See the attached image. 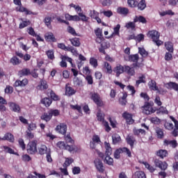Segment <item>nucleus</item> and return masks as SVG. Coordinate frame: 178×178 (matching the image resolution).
I'll return each instance as SVG.
<instances>
[{"mask_svg": "<svg viewBox=\"0 0 178 178\" xmlns=\"http://www.w3.org/2000/svg\"><path fill=\"white\" fill-rule=\"evenodd\" d=\"M90 95L91 99L93 100V102H95V104H96V105H97V106H103L104 102H102V99H101V96L99 95V94L93 92H90Z\"/></svg>", "mask_w": 178, "mask_h": 178, "instance_id": "1", "label": "nucleus"}, {"mask_svg": "<svg viewBox=\"0 0 178 178\" xmlns=\"http://www.w3.org/2000/svg\"><path fill=\"white\" fill-rule=\"evenodd\" d=\"M122 152H124V154H127V155L130 158L131 157V152H130V149H127V147L120 148L118 149L114 152V158L115 159H119L120 158V154Z\"/></svg>", "mask_w": 178, "mask_h": 178, "instance_id": "2", "label": "nucleus"}, {"mask_svg": "<svg viewBox=\"0 0 178 178\" xmlns=\"http://www.w3.org/2000/svg\"><path fill=\"white\" fill-rule=\"evenodd\" d=\"M26 149L29 154H35L37 152V142L31 141L29 142L26 146Z\"/></svg>", "mask_w": 178, "mask_h": 178, "instance_id": "3", "label": "nucleus"}, {"mask_svg": "<svg viewBox=\"0 0 178 178\" xmlns=\"http://www.w3.org/2000/svg\"><path fill=\"white\" fill-rule=\"evenodd\" d=\"M56 145L58 148H60V149H66L67 151H69L70 152H72L74 149L73 146L67 145L63 141L58 142Z\"/></svg>", "mask_w": 178, "mask_h": 178, "instance_id": "4", "label": "nucleus"}, {"mask_svg": "<svg viewBox=\"0 0 178 178\" xmlns=\"http://www.w3.org/2000/svg\"><path fill=\"white\" fill-rule=\"evenodd\" d=\"M56 131L60 134H66V131H67V125L65 123H60L56 126Z\"/></svg>", "mask_w": 178, "mask_h": 178, "instance_id": "5", "label": "nucleus"}, {"mask_svg": "<svg viewBox=\"0 0 178 178\" xmlns=\"http://www.w3.org/2000/svg\"><path fill=\"white\" fill-rule=\"evenodd\" d=\"M94 163L98 172H99L100 173H104V172L105 171V168H104V163H102V161L99 159H96L94 161Z\"/></svg>", "mask_w": 178, "mask_h": 178, "instance_id": "6", "label": "nucleus"}, {"mask_svg": "<svg viewBox=\"0 0 178 178\" xmlns=\"http://www.w3.org/2000/svg\"><path fill=\"white\" fill-rule=\"evenodd\" d=\"M143 113L145 115H151V113H155V110L152 108V106L149 103H145L143 106Z\"/></svg>", "mask_w": 178, "mask_h": 178, "instance_id": "7", "label": "nucleus"}, {"mask_svg": "<svg viewBox=\"0 0 178 178\" xmlns=\"http://www.w3.org/2000/svg\"><path fill=\"white\" fill-rule=\"evenodd\" d=\"M160 34L159 31L155 30L150 31L147 33V37L151 38L153 41H156V40H159Z\"/></svg>", "mask_w": 178, "mask_h": 178, "instance_id": "8", "label": "nucleus"}, {"mask_svg": "<svg viewBox=\"0 0 178 178\" xmlns=\"http://www.w3.org/2000/svg\"><path fill=\"white\" fill-rule=\"evenodd\" d=\"M113 72L115 73L116 76L119 77L124 72V67L120 64H118L113 70Z\"/></svg>", "mask_w": 178, "mask_h": 178, "instance_id": "9", "label": "nucleus"}, {"mask_svg": "<svg viewBox=\"0 0 178 178\" xmlns=\"http://www.w3.org/2000/svg\"><path fill=\"white\" fill-rule=\"evenodd\" d=\"M154 165L161 169V170H166L168 169V163L166 162H162L158 159L154 161Z\"/></svg>", "mask_w": 178, "mask_h": 178, "instance_id": "10", "label": "nucleus"}, {"mask_svg": "<svg viewBox=\"0 0 178 178\" xmlns=\"http://www.w3.org/2000/svg\"><path fill=\"white\" fill-rule=\"evenodd\" d=\"M0 140L9 141V143H15V136L11 133H7L3 138L0 137Z\"/></svg>", "mask_w": 178, "mask_h": 178, "instance_id": "11", "label": "nucleus"}, {"mask_svg": "<svg viewBox=\"0 0 178 178\" xmlns=\"http://www.w3.org/2000/svg\"><path fill=\"white\" fill-rule=\"evenodd\" d=\"M122 117L125 119L127 124H133L134 123V120H133L131 114L125 112L122 114Z\"/></svg>", "mask_w": 178, "mask_h": 178, "instance_id": "12", "label": "nucleus"}, {"mask_svg": "<svg viewBox=\"0 0 178 178\" xmlns=\"http://www.w3.org/2000/svg\"><path fill=\"white\" fill-rule=\"evenodd\" d=\"M170 119L175 123V129L172 132L174 137H177L178 136V121L173 116H170Z\"/></svg>", "mask_w": 178, "mask_h": 178, "instance_id": "13", "label": "nucleus"}, {"mask_svg": "<svg viewBox=\"0 0 178 178\" xmlns=\"http://www.w3.org/2000/svg\"><path fill=\"white\" fill-rule=\"evenodd\" d=\"M8 106L13 112L19 113L20 112V106L15 102H8Z\"/></svg>", "mask_w": 178, "mask_h": 178, "instance_id": "14", "label": "nucleus"}, {"mask_svg": "<svg viewBox=\"0 0 178 178\" xmlns=\"http://www.w3.org/2000/svg\"><path fill=\"white\" fill-rule=\"evenodd\" d=\"M44 40L49 42H56V38H55V36L52 32L46 33L44 35Z\"/></svg>", "mask_w": 178, "mask_h": 178, "instance_id": "15", "label": "nucleus"}, {"mask_svg": "<svg viewBox=\"0 0 178 178\" xmlns=\"http://www.w3.org/2000/svg\"><path fill=\"white\" fill-rule=\"evenodd\" d=\"M51 151V149H48L45 145H41L38 147V152L40 155H44V154H47Z\"/></svg>", "mask_w": 178, "mask_h": 178, "instance_id": "16", "label": "nucleus"}, {"mask_svg": "<svg viewBox=\"0 0 178 178\" xmlns=\"http://www.w3.org/2000/svg\"><path fill=\"white\" fill-rule=\"evenodd\" d=\"M120 24H117L113 28V33L110 36L106 37V38H113V37H115V35H120Z\"/></svg>", "mask_w": 178, "mask_h": 178, "instance_id": "17", "label": "nucleus"}, {"mask_svg": "<svg viewBox=\"0 0 178 178\" xmlns=\"http://www.w3.org/2000/svg\"><path fill=\"white\" fill-rule=\"evenodd\" d=\"M29 84L27 79H24L22 81H16L14 83V87H24Z\"/></svg>", "mask_w": 178, "mask_h": 178, "instance_id": "18", "label": "nucleus"}, {"mask_svg": "<svg viewBox=\"0 0 178 178\" xmlns=\"http://www.w3.org/2000/svg\"><path fill=\"white\" fill-rule=\"evenodd\" d=\"M90 16L92 19L97 20V23H101V18H99V13L95 10H90Z\"/></svg>", "mask_w": 178, "mask_h": 178, "instance_id": "19", "label": "nucleus"}, {"mask_svg": "<svg viewBox=\"0 0 178 178\" xmlns=\"http://www.w3.org/2000/svg\"><path fill=\"white\" fill-rule=\"evenodd\" d=\"M165 87L166 88H172V90H175V91H178V84L175 82H170L168 83L164 84Z\"/></svg>", "mask_w": 178, "mask_h": 178, "instance_id": "20", "label": "nucleus"}, {"mask_svg": "<svg viewBox=\"0 0 178 178\" xmlns=\"http://www.w3.org/2000/svg\"><path fill=\"white\" fill-rule=\"evenodd\" d=\"M4 152H6L7 154H12L13 155H19L17 152H15L13 149L11 147H9V146H3L2 147Z\"/></svg>", "mask_w": 178, "mask_h": 178, "instance_id": "21", "label": "nucleus"}, {"mask_svg": "<svg viewBox=\"0 0 178 178\" xmlns=\"http://www.w3.org/2000/svg\"><path fill=\"white\" fill-rule=\"evenodd\" d=\"M112 140L113 144H120L122 143V138L118 134H114L112 136Z\"/></svg>", "mask_w": 178, "mask_h": 178, "instance_id": "22", "label": "nucleus"}, {"mask_svg": "<svg viewBox=\"0 0 178 178\" xmlns=\"http://www.w3.org/2000/svg\"><path fill=\"white\" fill-rule=\"evenodd\" d=\"M124 72L129 74V76H134V74H136V71H134V68L130 67L129 66H124Z\"/></svg>", "mask_w": 178, "mask_h": 178, "instance_id": "23", "label": "nucleus"}, {"mask_svg": "<svg viewBox=\"0 0 178 178\" xmlns=\"http://www.w3.org/2000/svg\"><path fill=\"white\" fill-rule=\"evenodd\" d=\"M117 13L120 15H123L124 16H126L129 13V9L124 7H118L117 8Z\"/></svg>", "mask_w": 178, "mask_h": 178, "instance_id": "24", "label": "nucleus"}, {"mask_svg": "<svg viewBox=\"0 0 178 178\" xmlns=\"http://www.w3.org/2000/svg\"><path fill=\"white\" fill-rule=\"evenodd\" d=\"M48 88V83L46 81H40V84L37 86L38 90H40L42 91V90H47Z\"/></svg>", "mask_w": 178, "mask_h": 178, "instance_id": "25", "label": "nucleus"}, {"mask_svg": "<svg viewBox=\"0 0 178 178\" xmlns=\"http://www.w3.org/2000/svg\"><path fill=\"white\" fill-rule=\"evenodd\" d=\"M134 23H137L139 22V23H143V24H145L147 23V19L143 16H136L134 18Z\"/></svg>", "mask_w": 178, "mask_h": 178, "instance_id": "26", "label": "nucleus"}, {"mask_svg": "<svg viewBox=\"0 0 178 178\" xmlns=\"http://www.w3.org/2000/svg\"><path fill=\"white\" fill-rule=\"evenodd\" d=\"M15 54L17 56H19V58H23L24 60L27 61L31 59V56L30 54H26L24 56L22 52H19V51H17Z\"/></svg>", "mask_w": 178, "mask_h": 178, "instance_id": "27", "label": "nucleus"}, {"mask_svg": "<svg viewBox=\"0 0 178 178\" xmlns=\"http://www.w3.org/2000/svg\"><path fill=\"white\" fill-rule=\"evenodd\" d=\"M148 86L149 90H152V91H156L158 88V86H156V82L154 80L149 81Z\"/></svg>", "mask_w": 178, "mask_h": 178, "instance_id": "28", "label": "nucleus"}, {"mask_svg": "<svg viewBox=\"0 0 178 178\" xmlns=\"http://www.w3.org/2000/svg\"><path fill=\"white\" fill-rule=\"evenodd\" d=\"M126 140L127 144H129L130 147L133 148V147L134 146V143H136V139L134 138V137H133L132 136H127Z\"/></svg>", "mask_w": 178, "mask_h": 178, "instance_id": "29", "label": "nucleus"}, {"mask_svg": "<svg viewBox=\"0 0 178 178\" xmlns=\"http://www.w3.org/2000/svg\"><path fill=\"white\" fill-rule=\"evenodd\" d=\"M164 144L165 145H170V147H172V148H176V147H177V142H176V140H165Z\"/></svg>", "mask_w": 178, "mask_h": 178, "instance_id": "30", "label": "nucleus"}, {"mask_svg": "<svg viewBox=\"0 0 178 178\" xmlns=\"http://www.w3.org/2000/svg\"><path fill=\"white\" fill-rule=\"evenodd\" d=\"M104 147L106 149V155H112V147H111V144L108 143V142L104 143Z\"/></svg>", "mask_w": 178, "mask_h": 178, "instance_id": "31", "label": "nucleus"}, {"mask_svg": "<svg viewBox=\"0 0 178 178\" xmlns=\"http://www.w3.org/2000/svg\"><path fill=\"white\" fill-rule=\"evenodd\" d=\"M65 94L66 95H68L69 97H70V95H73L76 94V90H74V89H73L70 86H67L65 88Z\"/></svg>", "mask_w": 178, "mask_h": 178, "instance_id": "32", "label": "nucleus"}, {"mask_svg": "<svg viewBox=\"0 0 178 178\" xmlns=\"http://www.w3.org/2000/svg\"><path fill=\"white\" fill-rule=\"evenodd\" d=\"M134 178H147L145 173L143 171H136L133 175Z\"/></svg>", "mask_w": 178, "mask_h": 178, "instance_id": "33", "label": "nucleus"}, {"mask_svg": "<svg viewBox=\"0 0 178 178\" xmlns=\"http://www.w3.org/2000/svg\"><path fill=\"white\" fill-rule=\"evenodd\" d=\"M104 163L110 166L113 165V159L111 157V155H106Z\"/></svg>", "mask_w": 178, "mask_h": 178, "instance_id": "34", "label": "nucleus"}, {"mask_svg": "<svg viewBox=\"0 0 178 178\" xmlns=\"http://www.w3.org/2000/svg\"><path fill=\"white\" fill-rule=\"evenodd\" d=\"M70 41L74 47H80L81 45L80 40L77 38L70 39Z\"/></svg>", "mask_w": 178, "mask_h": 178, "instance_id": "35", "label": "nucleus"}, {"mask_svg": "<svg viewBox=\"0 0 178 178\" xmlns=\"http://www.w3.org/2000/svg\"><path fill=\"white\" fill-rule=\"evenodd\" d=\"M157 156H160V158H165L168 156V151L165 149H160L156 152Z\"/></svg>", "mask_w": 178, "mask_h": 178, "instance_id": "36", "label": "nucleus"}, {"mask_svg": "<svg viewBox=\"0 0 178 178\" xmlns=\"http://www.w3.org/2000/svg\"><path fill=\"white\" fill-rule=\"evenodd\" d=\"M104 69L106 70V73H108V74H112V66L110 65L109 63H104Z\"/></svg>", "mask_w": 178, "mask_h": 178, "instance_id": "37", "label": "nucleus"}, {"mask_svg": "<svg viewBox=\"0 0 178 178\" xmlns=\"http://www.w3.org/2000/svg\"><path fill=\"white\" fill-rule=\"evenodd\" d=\"M41 119H42V120H45V122H49V120L52 119V116L51 115V113L49 111L48 113H44L41 116Z\"/></svg>", "mask_w": 178, "mask_h": 178, "instance_id": "38", "label": "nucleus"}, {"mask_svg": "<svg viewBox=\"0 0 178 178\" xmlns=\"http://www.w3.org/2000/svg\"><path fill=\"white\" fill-rule=\"evenodd\" d=\"M141 83H145V75L144 74H141L140 76H139L138 80H137L136 82V86L138 87V86H140Z\"/></svg>", "mask_w": 178, "mask_h": 178, "instance_id": "39", "label": "nucleus"}, {"mask_svg": "<svg viewBox=\"0 0 178 178\" xmlns=\"http://www.w3.org/2000/svg\"><path fill=\"white\" fill-rule=\"evenodd\" d=\"M67 51L68 52H71L74 56H79V51H77V49L73 47L72 46H70Z\"/></svg>", "mask_w": 178, "mask_h": 178, "instance_id": "40", "label": "nucleus"}, {"mask_svg": "<svg viewBox=\"0 0 178 178\" xmlns=\"http://www.w3.org/2000/svg\"><path fill=\"white\" fill-rule=\"evenodd\" d=\"M143 163L144 164L146 169H147V170H149V172H150L151 173H154V172H155V168H154V166L149 165V163H148L145 161L143 162Z\"/></svg>", "mask_w": 178, "mask_h": 178, "instance_id": "41", "label": "nucleus"}, {"mask_svg": "<svg viewBox=\"0 0 178 178\" xmlns=\"http://www.w3.org/2000/svg\"><path fill=\"white\" fill-rule=\"evenodd\" d=\"M41 103L46 106H49L52 104V100L48 97H44L42 99Z\"/></svg>", "mask_w": 178, "mask_h": 178, "instance_id": "42", "label": "nucleus"}, {"mask_svg": "<svg viewBox=\"0 0 178 178\" xmlns=\"http://www.w3.org/2000/svg\"><path fill=\"white\" fill-rule=\"evenodd\" d=\"M19 74L20 76H29V74H31V72L29 68H24L19 72Z\"/></svg>", "mask_w": 178, "mask_h": 178, "instance_id": "43", "label": "nucleus"}, {"mask_svg": "<svg viewBox=\"0 0 178 178\" xmlns=\"http://www.w3.org/2000/svg\"><path fill=\"white\" fill-rule=\"evenodd\" d=\"M157 113H161V115H168L169 111L166 108V107L161 106L158 110H157Z\"/></svg>", "mask_w": 178, "mask_h": 178, "instance_id": "44", "label": "nucleus"}, {"mask_svg": "<svg viewBox=\"0 0 178 178\" xmlns=\"http://www.w3.org/2000/svg\"><path fill=\"white\" fill-rule=\"evenodd\" d=\"M156 134L157 136V138H163V129L161 128H156Z\"/></svg>", "mask_w": 178, "mask_h": 178, "instance_id": "45", "label": "nucleus"}, {"mask_svg": "<svg viewBox=\"0 0 178 178\" xmlns=\"http://www.w3.org/2000/svg\"><path fill=\"white\" fill-rule=\"evenodd\" d=\"M21 63H22V61H20V60L19 59V58H17V57H16V56H13V57L10 59V63H12V65H20Z\"/></svg>", "mask_w": 178, "mask_h": 178, "instance_id": "46", "label": "nucleus"}, {"mask_svg": "<svg viewBox=\"0 0 178 178\" xmlns=\"http://www.w3.org/2000/svg\"><path fill=\"white\" fill-rule=\"evenodd\" d=\"M138 52H139L140 55H141V56H143V58H147V56H148V52L147 51H145V49H144V48L139 47Z\"/></svg>", "mask_w": 178, "mask_h": 178, "instance_id": "47", "label": "nucleus"}, {"mask_svg": "<svg viewBox=\"0 0 178 178\" xmlns=\"http://www.w3.org/2000/svg\"><path fill=\"white\" fill-rule=\"evenodd\" d=\"M165 47L167 51H169V52H173V43L167 42L165 43Z\"/></svg>", "mask_w": 178, "mask_h": 178, "instance_id": "48", "label": "nucleus"}, {"mask_svg": "<svg viewBox=\"0 0 178 178\" xmlns=\"http://www.w3.org/2000/svg\"><path fill=\"white\" fill-rule=\"evenodd\" d=\"M146 7L147 4L145 3V0H141L138 4V8L140 9V10H144Z\"/></svg>", "mask_w": 178, "mask_h": 178, "instance_id": "49", "label": "nucleus"}, {"mask_svg": "<svg viewBox=\"0 0 178 178\" xmlns=\"http://www.w3.org/2000/svg\"><path fill=\"white\" fill-rule=\"evenodd\" d=\"M164 127L166 129V130L172 131L173 130V128L175 127V125H173V123L165 122L164 124Z\"/></svg>", "mask_w": 178, "mask_h": 178, "instance_id": "50", "label": "nucleus"}, {"mask_svg": "<svg viewBox=\"0 0 178 178\" xmlns=\"http://www.w3.org/2000/svg\"><path fill=\"white\" fill-rule=\"evenodd\" d=\"M159 15L160 16H166V15L173 16V15H175V13H173V11H172L171 10H168L165 11H160Z\"/></svg>", "mask_w": 178, "mask_h": 178, "instance_id": "51", "label": "nucleus"}, {"mask_svg": "<svg viewBox=\"0 0 178 178\" xmlns=\"http://www.w3.org/2000/svg\"><path fill=\"white\" fill-rule=\"evenodd\" d=\"M60 58L61 60H67V62H69L73 66V59L72 58L63 55H61Z\"/></svg>", "mask_w": 178, "mask_h": 178, "instance_id": "52", "label": "nucleus"}, {"mask_svg": "<svg viewBox=\"0 0 178 178\" xmlns=\"http://www.w3.org/2000/svg\"><path fill=\"white\" fill-rule=\"evenodd\" d=\"M46 26H47V27L49 29H51V23L52 22V18L51 17H46L44 18V20Z\"/></svg>", "mask_w": 178, "mask_h": 178, "instance_id": "53", "label": "nucleus"}, {"mask_svg": "<svg viewBox=\"0 0 178 178\" xmlns=\"http://www.w3.org/2000/svg\"><path fill=\"white\" fill-rule=\"evenodd\" d=\"M125 27L127 29H131V30H134L136 29V22H130L126 24Z\"/></svg>", "mask_w": 178, "mask_h": 178, "instance_id": "54", "label": "nucleus"}, {"mask_svg": "<svg viewBox=\"0 0 178 178\" xmlns=\"http://www.w3.org/2000/svg\"><path fill=\"white\" fill-rule=\"evenodd\" d=\"M46 54L49 59L54 60L55 59V56L54 54V50H49L46 52Z\"/></svg>", "mask_w": 178, "mask_h": 178, "instance_id": "55", "label": "nucleus"}, {"mask_svg": "<svg viewBox=\"0 0 178 178\" xmlns=\"http://www.w3.org/2000/svg\"><path fill=\"white\" fill-rule=\"evenodd\" d=\"M49 112L50 113L51 118L52 116H59V115H60V112L57 109H51L49 111Z\"/></svg>", "mask_w": 178, "mask_h": 178, "instance_id": "56", "label": "nucleus"}, {"mask_svg": "<svg viewBox=\"0 0 178 178\" xmlns=\"http://www.w3.org/2000/svg\"><path fill=\"white\" fill-rule=\"evenodd\" d=\"M50 97L51 99H53V101H59L60 99L59 96L55 94L54 92L52 90L50 91Z\"/></svg>", "mask_w": 178, "mask_h": 178, "instance_id": "57", "label": "nucleus"}, {"mask_svg": "<svg viewBox=\"0 0 178 178\" xmlns=\"http://www.w3.org/2000/svg\"><path fill=\"white\" fill-rule=\"evenodd\" d=\"M78 16L80 17V20H81L82 22H88V19H90L88 17L86 16V15H84V13H79Z\"/></svg>", "mask_w": 178, "mask_h": 178, "instance_id": "58", "label": "nucleus"}, {"mask_svg": "<svg viewBox=\"0 0 178 178\" xmlns=\"http://www.w3.org/2000/svg\"><path fill=\"white\" fill-rule=\"evenodd\" d=\"M97 118L99 122H102V123L105 122V120L104 119V115H102V113H101V111L97 112Z\"/></svg>", "mask_w": 178, "mask_h": 178, "instance_id": "59", "label": "nucleus"}, {"mask_svg": "<svg viewBox=\"0 0 178 178\" xmlns=\"http://www.w3.org/2000/svg\"><path fill=\"white\" fill-rule=\"evenodd\" d=\"M90 64L93 66V67H97V66H98V61L95 58H90Z\"/></svg>", "mask_w": 178, "mask_h": 178, "instance_id": "60", "label": "nucleus"}, {"mask_svg": "<svg viewBox=\"0 0 178 178\" xmlns=\"http://www.w3.org/2000/svg\"><path fill=\"white\" fill-rule=\"evenodd\" d=\"M27 26H30V21H22V23L19 24V29H24V27H27Z\"/></svg>", "mask_w": 178, "mask_h": 178, "instance_id": "61", "label": "nucleus"}, {"mask_svg": "<svg viewBox=\"0 0 178 178\" xmlns=\"http://www.w3.org/2000/svg\"><path fill=\"white\" fill-rule=\"evenodd\" d=\"M92 142L99 144V143H101V139L98 135H94L92 138Z\"/></svg>", "mask_w": 178, "mask_h": 178, "instance_id": "62", "label": "nucleus"}, {"mask_svg": "<svg viewBox=\"0 0 178 178\" xmlns=\"http://www.w3.org/2000/svg\"><path fill=\"white\" fill-rule=\"evenodd\" d=\"M74 84L75 86H81L83 84V81L79 79L77 76L74 78Z\"/></svg>", "mask_w": 178, "mask_h": 178, "instance_id": "63", "label": "nucleus"}, {"mask_svg": "<svg viewBox=\"0 0 178 178\" xmlns=\"http://www.w3.org/2000/svg\"><path fill=\"white\" fill-rule=\"evenodd\" d=\"M129 60L131 62H137L138 60V54L129 56Z\"/></svg>", "mask_w": 178, "mask_h": 178, "instance_id": "64", "label": "nucleus"}]
</instances>
